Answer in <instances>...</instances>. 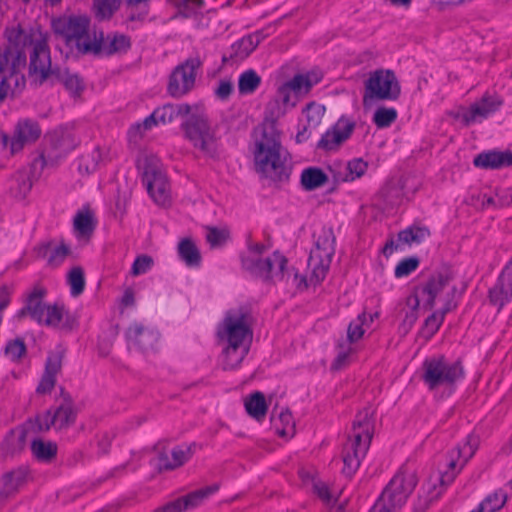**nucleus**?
<instances>
[{
    "label": "nucleus",
    "instance_id": "nucleus-1",
    "mask_svg": "<svg viewBox=\"0 0 512 512\" xmlns=\"http://www.w3.org/2000/svg\"><path fill=\"white\" fill-rule=\"evenodd\" d=\"M5 35L7 45L0 49V76L3 90L10 89L14 94L25 85L22 70L26 66V50L30 51V73L45 76L49 47L46 34L38 28L11 27L6 29Z\"/></svg>",
    "mask_w": 512,
    "mask_h": 512
},
{
    "label": "nucleus",
    "instance_id": "nucleus-2",
    "mask_svg": "<svg viewBox=\"0 0 512 512\" xmlns=\"http://www.w3.org/2000/svg\"><path fill=\"white\" fill-rule=\"evenodd\" d=\"M288 109L274 96L266 105L263 123L254 131V164L263 177L275 182H284L291 174L288 152L282 146L277 120Z\"/></svg>",
    "mask_w": 512,
    "mask_h": 512
},
{
    "label": "nucleus",
    "instance_id": "nucleus-3",
    "mask_svg": "<svg viewBox=\"0 0 512 512\" xmlns=\"http://www.w3.org/2000/svg\"><path fill=\"white\" fill-rule=\"evenodd\" d=\"M252 337L251 318L247 312L235 310L226 313L217 328L223 370H235L240 366L248 354Z\"/></svg>",
    "mask_w": 512,
    "mask_h": 512
},
{
    "label": "nucleus",
    "instance_id": "nucleus-4",
    "mask_svg": "<svg viewBox=\"0 0 512 512\" xmlns=\"http://www.w3.org/2000/svg\"><path fill=\"white\" fill-rule=\"evenodd\" d=\"M451 277L447 272L433 273L427 280L421 282L414 289L412 295L406 299L409 311L406 312L403 320L404 325L409 328L414 325L418 318L417 309L422 305L425 309H432L436 302L452 300L455 288L451 286Z\"/></svg>",
    "mask_w": 512,
    "mask_h": 512
},
{
    "label": "nucleus",
    "instance_id": "nucleus-5",
    "mask_svg": "<svg viewBox=\"0 0 512 512\" xmlns=\"http://www.w3.org/2000/svg\"><path fill=\"white\" fill-rule=\"evenodd\" d=\"M372 430L371 412L364 409L357 414L353 422L352 435L343 448L342 473L347 477H351L357 471L362 458L366 455L372 439Z\"/></svg>",
    "mask_w": 512,
    "mask_h": 512
},
{
    "label": "nucleus",
    "instance_id": "nucleus-6",
    "mask_svg": "<svg viewBox=\"0 0 512 512\" xmlns=\"http://www.w3.org/2000/svg\"><path fill=\"white\" fill-rule=\"evenodd\" d=\"M267 247L261 243H249L241 256L243 269L265 280H283L287 259L279 252L265 255Z\"/></svg>",
    "mask_w": 512,
    "mask_h": 512
},
{
    "label": "nucleus",
    "instance_id": "nucleus-7",
    "mask_svg": "<svg viewBox=\"0 0 512 512\" xmlns=\"http://www.w3.org/2000/svg\"><path fill=\"white\" fill-rule=\"evenodd\" d=\"M335 236L331 228H323L318 234L314 248L308 259L309 277H299L294 274V279L299 288H307L309 285L321 283L329 270L332 257L335 253Z\"/></svg>",
    "mask_w": 512,
    "mask_h": 512
},
{
    "label": "nucleus",
    "instance_id": "nucleus-8",
    "mask_svg": "<svg viewBox=\"0 0 512 512\" xmlns=\"http://www.w3.org/2000/svg\"><path fill=\"white\" fill-rule=\"evenodd\" d=\"M464 378V368L460 361H450L442 355L431 356L421 366V380L429 391L452 390Z\"/></svg>",
    "mask_w": 512,
    "mask_h": 512
},
{
    "label": "nucleus",
    "instance_id": "nucleus-9",
    "mask_svg": "<svg viewBox=\"0 0 512 512\" xmlns=\"http://www.w3.org/2000/svg\"><path fill=\"white\" fill-rule=\"evenodd\" d=\"M77 417V410L74 406L73 400L69 395H64L62 402L55 408H51L41 415H38L35 422L29 421L25 424L24 428L17 434H13L7 439V442L13 441L16 438L19 444H22L30 429L37 425L38 431L45 432L53 428L56 431L67 430L71 427Z\"/></svg>",
    "mask_w": 512,
    "mask_h": 512
},
{
    "label": "nucleus",
    "instance_id": "nucleus-10",
    "mask_svg": "<svg viewBox=\"0 0 512 512\" xmlns=\"http://www.w3.org/2000/svg\"><path fill=\"white\" fill-rule=\"evenodd\" d=\"M90 19L86 15L63 16L53 21V29L71 48L75 47L81 53L95 52L96 34L89 33Z\"/></svg>",
    "mask_w": 512,
    "mask_h": 512
},
{
    "label": "nucleus",
    "instance_id": "nucleus-11",
    "mask_svg": "<svg viewBox=\"0 0 512 512\" xmlns=\"http://www.w3.org/2000/svg\"><path fill=\"white\" fill-rule=\"evenodd\" d=\"M181 128L185 138L191 145L207 157L214 158L218 155L220 139L217 136L216 127L213 126L204 114H192Z\"/></svg>",
    "mask_w": 512,
    "mask_h": 512
},
{
    "label": "nucleus",
    "instance_id": "nucleus-12",
    "mask_svg": "<svg viewBox=\"0 0 512 512\" xmlns=\"http://www.w3.org/2000/svg\"><path fill=\"white\" fill-rule=\"evenodd\" d=\"M138 169L142 171V181L152 200L160 206L171 202L170 185L162 170L160 159L148 153H142L137 159Z\"/></svg>",
    "mask_w": 512,
    "mask_h": 512
},
{
    "label": "nucleus",
    "instance_id": "nucleus-13",
    "mask_svg": "<svg viewBox=\"0 0 512 512\" xmlns=\"http://www.w3.org/2000/svg\"><path fill=\"white\" fill-rule=\"evenodd\" d=\"M416 484L413 472L400 471L390 480L369 512H399Z\"/></svg>",
    "mask_w": 512,
    "mask_h": 512
},
{
    "label": "nucleus",
    "instance_id": "nucleus-14",
    "mask_svg": "<svg viewBox=\"0 0 512 512\" xmlns=\"http://www.w3.org/2000/svg\"><path fill=\"white\" fill-rule=\"evenodd\" d=\"M478 447V438L469 435L462 445H458L449 453L448 470L443 472L439 478L440 488L437 490L436 485L433 484L432 488L428 489L429 501L437 499L443 492V487L448 486L453 482L456 475L462 470L468 460L474 455Z\"/></svg>",
    "mask_w": 512,
    "mask_h": 512
},
{
    "label": "nucleus",
    "instance_id": "nucleus-15",
    "mask_svg": "<svg viewBox=\"0 0 512 512\" xmlns=\"http://www.w3.org/2000/svg\"><path fill=\"white\" fill-rule=\"evenodd\" d=\"M400 93V84L394 72L379 69L371 72L365 81L363 102L367 105L375 100L394 101L399 98Z\"/></svg>",
    "mask_w": 512,
    "mask_h": 512
},
{
    "label": "nucleus",
    "instance_id": "nucleus-16",
    "mask_svg": "<svg viewBox=\"0 0 512 512\" xmlns=\"http://www.w3.org/2000/svg\"><path fill=\"white\" fill-rule=\"evenodd\" d=\"M201 64L199 57H191L176 66L169 78L168 93L172 97L180 98L191 91Z\"/></svg>",
    "mask_w": 512,
    "mask_h": 512
},
{
    "label": "nucleus",
    "instance_id": "nucleus-17",
    "mask_svg": "<svg viewBox=\"0 0 512 512\" xmlns=\"http://www.w3.org/2000/svg\"><path fill=\"white\" fill-rule=\"evenodd\" d=\"M501 101L496 97L484 95L479 101L473 103L469 108L461 107L452 113L455 120L465 126L482 122L501 106Z\"/></svg>",
    "mask_w": 512,
    "mask_h": 512
},
{
    "label": "nucleus",
    "instance_id": "nucleus-18",
    "mask_svg": "<svg viewBox=\"0 0 512 512\" xmlns=\"http://www.w3.org/2000/svg\"><path fill=\"white\" fill-rule=\"evenodd\" d=\"M355 129V122L342 116L328 129L317 143V148L326 152L337 150L350 138Z\"/></svg>",
    "mask_w": 512,
    "mask_h": 512
},
{
    "label": "nucleus",
    "instance_id": "nucleus-19",
    "mask_svg": "<svg viewBox=\"0 0 512 512\" xmlns=\"http://www.w3.org/2000/svg\"><path fill=\"white\" fill-rule=\"evenodd\" d=\"M191 107L188 104H166L154 110L142 123L134 128L137 130H149L157 124H167L172 122L178 116L188 115Z\"/></svg>",
    "mask_w": 512,
    "mask_h": 512
},
{
    "label": "nucleus",
    "instance_id": "nucleus-20",
    "mask_svg": "<svg viewBox=\"0 0 512 512\" xmlns=\"http://www.w3.org/2000/svg\"><path fill=\"white\" fill-rule=\"evenodd\" d=\"M218 485L214 484L194 492L184 497L172 501L155 512H183L199 506L205 499L214 494L218 490Z\"/></svg>",
    "mask_w": 512,
    "mask_h": 512
},
{
    "label": "nucleus",
    "instance_id": "nucleus-21",
    "mask_svg": "<svg viewBox=\"0 0 512 512\" xmlns=\"http://www.w3.org/2000/svg\"><path fill=\"white\" fill-rule=\"evenodd\" d=\"M512 298V258L503 269L496 284L489 291V299L493 305L501 309Z\"/></svg>",
    "mask_w": 512,
    "mask_h": 512
},
{
    "label": "nucleus",
    "instance_id": "nucleus-22",
    "mask_svg": "<svg viewBox=\"0 0 512 512\" xmlns=\"http://www.w3.org/2000/svg\"><path fill=\"white\" fill-rule=\"evenodd\" d=\"M63 353L55 351L48 355L45 370L36 388V393L45 395L51 393L56 384L57 375L62 368Z\"/></svg>",
    "mask_w": 512,
    "mask_h": 512
},
{
    "label": "nucleus",
    "instance_id": "nucleus-23",
    "mask_svg": "<svg viewBox=\"0 0 512 512\" xmlns=\"http://www.w3.org/2000/svg\"><path fill=\"white\" fill-rule=\"evenodd\" d=\"M40 135L41 129L36 122L29 119L19 121L10 142L11 153L15 154L22 150L25 145L36 141Z\"/></svg>",
    "mask_w": 512,
    "mask_h": 512
},
{
    "label": "nucleus",
    "instance_id": "nucleus-24",
    "mask_svg": "<svg viewBox=\"0 0 512 512\" xmlns=\"http://www.w3.org/2000/svg\"><path fill=\"white\" fill-rule=\"evenodd\" d=\"M126 338L130 345L142 350H152L159 338L158 333L140 323L131 324L126 331Z\"/></svg>",
    "mask_w": 512,
    "mask_h": 512
},
{
    "label": "nucleus",
    "instance_id": "nucleus-25",
    "mask_svg": "<svg viewBox=\"0 0 512 512\" xmlns=\"http://www.w3.org/2000/svg\"><path fill=\"white\" fill-rule=\"evenodd\" d=\"M193 455L192 445H178L159 453V469L173 470L186 463Z\"/></svg>",
    "mask_w": 512,
    "mask_h": 512
},
{
    "label": "nucleus",
    "instance_id": "nucleus-26",
    "mask_svg": "<svg viewBox=\"0 0 512 512\" xmlns=\"http://www.w3.org/2000/svg\"><path fill=\"white\" fill-rule=\"evenodd\" d=\"M41 81L46 79H51L54 82H61L64 84L65 88L70 91L72 94H79L83 89V84L81 79L75 75L70 74L69 71L65 68L60 67H52L51 66V57L49 56V65L47 67V72L45 76L38 75Z\"/></svg>",
    "mask_w": 512,
    "mask_h": 512
},
{
    "label": "nucleus",
    "instance_id": "nucleus-27",
    "mask_svg": "<svg viewBox=\"0 0 512 512\" xmlns=\"http://www.w3.org/2000/svg\"><path fill=\"white\" fill-rule=\"evenodd\" d=\"M367 163L362 159H353L347 163H336L331 168L335 182H350L363 176Z\"/></svg>",
    "mask_w": 512,
    "mask_h": 512
},
{
    "label": "nucleus",
    "instance_id": "nucleus-28",
    "mask_svg": "<svg viewBox=\"0 0 512 512\" xmlns=\"http://www.w3.org/2000/svg\"><path fill=\"white\" fill-rule=\"evenodd\" d=\"M473 163L476 167L484 169H500L512 166V153L510 151H488L478 154Z\"/></svg>",
    "mask_w": 512,
    "mask_h": 512
},
{
    "label": "nucleus",
    "instance_id": "nucleus-29",
    "mask_svg": "<svg viewBox=\"0 0 512 512\" xmlns=\"http://www.w3.org/2000/svg\"><path fill=\"white\" fill-rule=\"evenodd\" d=\"M45 290L39 287L34 288L27 296L24 307L18 312V318L30 316L36 322L41 320L43 310L47 305L44 302Z\"/></svg>",
    "mask_w": 512,
    "mask_h": 512
},
{
    "label": "nucleus",
    "instance_id": "nucleus-30",
    "mask_svg": "<svg viewBox=\"0 0 512 512\" xmlns=\"http://www.w3.org/2000/svg\"><path fill=\"white\" fill-rule=\"evenodd\" d=\"M49 141L52 147L60 154L68 153L78 144L79 139L70 127H59L49 135Z\"/></svg>",
    "mask_w": 512,
    "mask_h": 512
},
{
    "label": "nucleus",
    "instance_id": "nucleus-31",
    "mask_svg": "<svg viewBox=\"0 0 512 512\" xmlns=\"http://www.w3.org/2000/svg\"><path fill=\"white\" fill-rule=\"evenodd\" d=\"M96 45L99 49L93 54L111 55L114 53L126 52L130 48V39L123 34L107 35L106 38L101 36L100 39L96 37Z\"/></svg>",
    "mask_w": 512,
    "mask_h": 512
},
{
    "label": "nucleus",
    "instance_id": "nucleus-32",
    "mask_svg": "<svg viewBox=\"0 0 512 512\" xmlns=\"http://www.w3.org/2000/svg\"><path fill=\"white\" fill-rule=\"evenodd\" d=\"M321 76L317 73L297 74L286 83L292 89L295 97H303L309 93L311 88L319 83Z\"/></svg>",
    "mask_w": 512,
    "mask_h": 512
},
{
    "label": "nucleus",
    "instance_id": "nucleus-33",
    "mask_svg": "<svg viewBox=\"0 0 512 512\" xmlns=\"http://www.w3.org/2000/svg\"><path fill=\"white\" fill-rule=\"evenodd\" d=\"M27 472L25 469H18L7 473L0 481V500L15 493L25 482Z\"/></svg>",
    "mask_w": 512,
    "mask_h": 512
},
{
    "label": "nucleus",
    "instance_id": "nucleus-34",
    "mask_svg": "<svg viewBox=\"0 0 512 512\" xmlns=\"http://www.w3.org/2000/svg\"><path fill=\"white\" fill-rule=\"evenodd\" d=\"M67 311L63 305H49L45 306L41 320L37 322L53 328H63L66 326Z\"/></svg>",
    "mask_w": 512,
    "mask_h": 512
},
{
    "label": "nucleus",
    "instance_id": "nucleus-35",
    "mask_svg": "<svg viewBox=\"0 0 512 512\" xmlns=\"http://www.w3.org/2000/svg\"><path fill=\"white\" fill-rule=\"evenodd\" d=\"M455 306L453 301L447 300L440 310L433 312L424 322L423 334L427 338L432 337L443 323L445 315L453 310Z\"/></svg>",
    "mask_w": 512,
    "mask_h": 512
},
{
    "label": "nucleus",
    "instance_id": "nucleus-36",
    "mask_svg": "<svg viewBox=\"0 0 512 512\" xmlns=\"http://www.w3.org/2000/svg\"><path fill=\"white\" fill-rule=\"evenodd\" d=\"M271 421L278 435L292 437L295 433V423L290 411L282 409L279 413L272 412Z\"/></svg>",
    "mask_w": 512,
    "mask_h": 512
},
{
    "label": "nucleus",
    "instance_id": "nucleus-37",
    "mask_svg": "<svg viewBox=\"0 0 512 512\" xmlns=\"http://www.w3.org/2000/svg\"><path fill=\"white\" fill-rule=\"evenodd\" d=\"M377 316V313L374 315L370 314L369 316H367L365 312L359 314L358 317L349 324L347 329V338L344 341L354 345L355 342L362 338L365 332V327L368 328L370 323L373 322L374 317Z\"/></svg>",
    "mask_w": 512,
    "mask_h": 512
},
{
    "label": "nucleus",
    "instance_id": "nucleus-38",
    "mask_svg": "<svg viewBox=\"0 0 512 512\" xmlns=\"http://www.w3.org/2000/svg\"><path fill=\"white\" fill-rule=\"evenodd\" d=\"M328 181L327 175L318 167H309L301 173V185L307 191L324 186Z\"/></svg>",
    "mask_w": 512,
    "mask_h": 512
},
{
    "label": "nucleus",
    "instance_id": "nucleus-39",
    "mask_svg": "<svg viewBox=\"0 0 512 512\" xmlns=\"http://www.w3.org/2000/svg\"><path fill=\"white\" fill-rule=\"evenodd\" d=\"M430 236L426 226L412 225L398 233V242L404 245L419 244Z\"/></svg>",
    "mask_w": 512,
    "mask_h": 512
},
{
    "label": "nucleus",
    "instance_id": "nucleus-40",
    "mask_svg": "<svg viewBox=\"0 0 512 512\" xmlns=\"http://www.w3.org/2000/svg\"><path fill=\"white\" fill-rule=\"evenodd\" d=\"M108 161L107 153L101 148H95L89 155L80 159L79 170L90 174L95 172Z\"/></svg>",
    "mask_w": 512,
    "mask_h": 512
},
{
    "label": "nucleus",
    "instance_id": "nucleus-41",
    "mask_svg": "<svg viewBox=\"0 0 512 512\" xmlns=\"http://www.w3.org/2000/svg\"><path fill=\"white\" fill-rule=\"evenodd\" d=\"M178 254L189 267H198L201 263L200 251L190 239H183L179 242Z\"/></svg>",
    "mask_w": 512,
    "mask_h": 512
},
{
    "label": "nucleus",
    "instance_id": "nucleus-42",
    "mask_svg": "<svg viewBox=\"0 0 512 512\" xmlns=\"http://www.w3.org/2000/svg\"><path fill=\"white\" fill-rule=\"evenodd\" d=\"M74 229L79 239L88 240L94 230L93 215L89 210L79 211L74 218Z\"/></svg>",
    "mask_w": 512,
    "mask_h": 512
},
{
    "label": "nucleus",
    "instance_id": "nucleus-43",
    "mask_svg": "<svg viewBox=\"0 0 512 512\" xmlns=\"http://www.w3.org/2000/svg\"><path fill=\"white\" fill-rule=\"evenodd\" d=\"M245 409L247 413L256 420H262L267 412L265 397L261 392L251 394L245 400Z\"/></svg>",
    "mask_w": 512,
    "mask_h": 512
},
{
    "label": "nucleus",
    "instance_id": "nucleus-44",
    "mask_svg": "<svg viewBox=\"0 0 512 512\" xmlns=\"http://www.w3.org/2000/svg\"><path fill=\"white\" fill-rule=\"evenodd\" d=\"M259 42V35H249L243 37L232 45V57L236 58L237 60H243L247 58L255 50Z\"/></svg>",
    "mask_w": 512,
    "mask_h": 512
},
{
    "label": "nucleus",
    "instance_id": "nucleus-45",
    "mask_svg": "<svg viewBox=\"0 0 512 512\" xmlns=\"http://www.w3.org/2000/svg\"><path fill=\"white\" fill-rule=\"evenodd\" d=\"M355 353V347L353 344L347 341H340L337 345V355L331 365L332 370H341L352 361V357Z\"/></svg>",
    "mask_w": 512,
    "mask_h": 512
},
{
    "label": "nucleus",
    "instance_id": "nucleus-46",
    "mask_svg": "<svg viewBox=\"0 0 512 512\" xmlns=\"http://www.w3.org/2000/svg\"><path fill=\"white\" fill-rule=\"evenodd\" d=\"M33 455L41 461H50L57 453V445L51 441L34 439L31 443Z\"/></svg>",
    "mask_w": 512,
    "mask_h": 512
},
{
    "label": "nucleus",
    "instance_id": "nucleus-47",
    "mask_svg": "<svg viewBox=\"0 0 512 512\" xmlns=\"http://www.w3.org/2000/svg\"><path fill=\"white\" fill-rule=\"evenodd\" d=\"M261 84V77L252 69L240 74L238 79V90L240 94H251Z\"/></svg>",
    "mask_w": 512,
    "mask_h": 512
},
{
    "label": "nucleus",
    "instance_id": "nucleus-48",
    "mask_svg": "<svg viewBox=\"0 0 512 512\" xmlns=\"http://www.w3.org/2000/svg\"><path fill=\"white\" fill-rule=\"evenodd\" d=\"M32 188V181L26 172H19L15 175L11 192L15 198L24 199Z\"/></svg>",
    "mask_w": 512,
    "mask_h": 512
},
{
    "label": "nucleus",
    "instance_id": "nucleus-49",
    "mask_svg": "<svg viewBox=\"0 0 512 512\" xmlns=\"http://www.w3.org/2000/svg\"><path fill=\"white\" fill-rule=\"evenodd\" d=\"M507 500V495L504 491L498 490L493 494L488 495L480 504V512H495L501 509Z\"/></svg>",
    "mask_w": 512,
    "mask_h": 512
},
{
    "label": "nucleus",
    "instance_id": "nucleus-50",
    "mask_svg": "<svg viewBox=\"0 0 512 512\" xmlns=\"http://www.w3.org/2000/svg\"><path fill=\"white\" fill-rule=\"evenodd\" d=\"M313 491L318 496V498L328 507L333 506L339 496L338 491L331 490L326 483L320 480H315L313 482Z\"/></svg>",
    "mask_w": 512,
    "mask_h": 512
},
{
    "label": "nucleus",
    "instance_id": "nucleus-51",
    "mask_svg": "<svg viewBox=\"0 0 512 512\" xmlns=\"http://www.w3.org/2000/svg\"><path fill=\"white\" fill-rule=\"evenodd\" d=\"M67 282L70 286L71 295L79 296L85 288L84 272L80 267H74L67 276Z\"/></svg>",
    "mask_w": 512,
    "mask_h": 512
},
{
    "label": "nucleus",
    "instance_id": "nucleus-52",
    "mask_svg": "<svg viewBox=\"0 0 512 512\" xmlns=\"http://www.w3.org/2000/svg\"><path fill=\"white\" fill-rule=\"evenodd\" d=\"M397 118V111L394 108H378L373 115V122L378 128L389 127Z\"/></svg>",
    "mask_w": 512,
    "mask_h": 512
},
{
    "label": "nucleus",
    "instance_id": "nucleus-53",
    "mask_svg": "<svg viewBox=\"0 0 512 512\" xmlns=\"http://www.w3.org/2000/svg\"><path fill=\"white\" fill-rule=\"evenodd\" d=\"M121 0H94L96 15L100 19H109L119 8Z\"/></svg>",
    "mask_w": 512,
    "mask_h": 512
},
{
    "label": "nucleus",
    "instance_id": "nucleus-54",
    "mask_svg": "<svg viewBox=\"0 0 512 512\" xmlns=\"http://www.w3.org/2000/svg\"><path fill=\"white\" fill-rule=\"evenodd\" d=\"M229 237L226 229H217L214 227L207 228L206 240L212 248L221 247L224 245Z\"/></svg>",
    "mask_w": 512,
    "mask_h": 512
},
{
    "label": "nucleus",
    "instance_id": "nucleus-55",
    "mask_svg": "<svg viewBox=\"0 0 512 512\" xmlns=\"http://www.w3.org/2000/svg\"><path fill=\"white\" fill-rule=\"evenodd\" d=\"M275 97L287 108H293L298 102V97H295L292 89L285 82L282 84L275 95Z\"/></svg>",
    "mask_w": 512,
    "mask_h": 512
},
{
    "label": "nucleus",
    "instance_id": "nucleus-56",
    "mask_svg": "<svg viewBox=\"0 0 512 512\" xmlns=\"http://www.w3.org/2000/svg\"><path fill=\"white\" fill-rule=\"evenodd\" d=\"M419 266V260L416 257H410L400 261L395 267V276L402 278L410 275Z\"/></svg>",
    "mask_w": 512,
    "mask_h": 512
},
{
    "label": "nucleus",
    "instance_id": "nucleus-57",
    "mask_svg": "<svg viewBox=\"0 0 512 512\" xmlns=\"http://www.w3.org/2000/svg\"><path fill=\"white\" fill-rule=\"evenodd\" d=\"M303 114H305L307 118L308 126L315 127L321 121L324 114V107L315 103H310L303 110Z\"/></svg>",
    "mask_w": 512,
    "mask_h": 512
},
{
    "label": "nucleus",
    "instance_id": "nucleus-58",
    "mask_svg": "<svg viewBox=\"0 0 512 512\" xmlns=\"http://www.w3.org/2000/svg\"><path fill=\"white\" fill-rule=\"evenodd\" d=\"M153 266V259L148 255L138 256L132 264L131 274L139 276L147 273Z\"/></svg>",
    "mask_w": 512,
    "mask_h": 512
},
{
    "label": "nucleus",
    "instance_id": "nucleus-59",
    "mask_svg": "<svg viewBox=\"0 0 512 512\" xmlns=\"http://www.w3.org/2000/svg\"><path fill=\"white\" fill-rule=\"evenodd\" d=\"M69 248L65 244H60L50 250L48 263L53 266H59L68 256Z\"/></svg>",
    "mask_w": 512,
    "mask_h": 512
},
{
    "label": "nucleus",
    "instance_id": "nucleus-60",
    "mask_svg": "<svg viewBox=\"0 0 512 512\" xmlns=\"http://www.w3.org/2000/svg\"><path fill=\"white\" fill-rule=\"evenodd\" d=\"M25 351V345L21 340H14L12 342H9L5 348L6 355L10 357L12 360L20 359L25 353Z\"/></svg>",
    "mask_w": 512,
    "mask_h": 512
},
{
    "label": "nucleus",
    "instance_id": "nucleus-61",
    "mask_svg": "<svg viewBox=\"0 0 512 512\" xmlns=\"http://www.w3.org/2000/svg\"><path fill=\"white\" fill-rule=\"evenodd\" d=\"M495 194L497 207L503 208L512 204V190L510 188L499 189Z\"/></svg>",
    "mask_w": 512,
    "mask_h": 512
},
{
    "label": "nucleus",
    "instance_id": "nucleus-62",
    "mask_svg": "<svg viewBox=\"0 0 512 512\" xmlns=\"http://www.w3.org/2000/svg\"><path fill=\"white\" fill-rule=\"evenodd\" d=\"M232 88H233V86H232L231 82L221 81L216 90V94L219 98L225 99L231 94Z\"/></svg>",
    "mask_w": 512,
    "mask_h": 512
},
{
    "label": "nucleus",
    "instance_id": "nucleus-63",
    "mask_svg": "<svg viewBox=\"0 0 512 512\" xmlns=\"http://www.w3.org/2000/svg\"><path fill=\"white\" fill-rule=\"evenodd\" d=\"M482 205H483V207H486V208H489V207L498 208L496 195L495 196L484 195L483 200H482Z\"/></svg>",
    "mask_w": 512,
    "mask_h": 512
},
{
    "label": "nucleus",
    "instance_id": "nucleus-64",
    "mask_svg": "<svg viewBox=\"0 0 512 512\" xmlns=\"http://www.w3.org/2000/svg\"><path fill=\"white\" fill-rule=\"evenodd\" d=\"M134 303V293L131 289H127L122 297V304L125 306H130Z\"/></svg>",
    "mask_w": 512,
    "mask_h": 512
}]
</instances>
